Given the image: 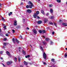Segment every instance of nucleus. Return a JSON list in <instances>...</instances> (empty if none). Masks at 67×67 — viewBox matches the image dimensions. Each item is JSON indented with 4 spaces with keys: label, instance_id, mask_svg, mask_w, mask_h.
Masks as SVG:
<instances>
[{
    "label": "nucleus",
    "instance_id": "nucleus-24",
    "mask_svg": "<svg viewBox=\"0 0 67 67\" xmlns=\"http://www.w3.org/2000/svg\"><path fill=\"white\" fill-rule=\"evenodd\" d=\"M36 14H39V12H38V11H37L36 12Z\"/></svg>",
    "mask_w": 67,
    "mask_h": 67
},
{
    "label": "nucleus",
    "instance_id": "nucleus-22",
    "mask_svg": "<svg viewBox=\"0 0 67 67\" xmlns=\"http://www.w3.org/2000/svg\"><path fill=\"white\" fill-rule=\"evenodd\" d=\"M2 21H5L4 19L2 17Z\"/></svg>",
    "mask_w": 67,
    "mask_h": 67
},
{
    "label": "nucleus",
    "instance_id": "nucleus-58",
    "mask_svg": "<svg viewBox=\"0 0 67 67\" xmlns=\"http://www.w3.org/2000/svg\"><path fill=\"white\" fill-rule=\"evenodd\" d=\"M32 63V64H34V62H33Z\"/></svg>",
    "mask_w": 67,
    "mask_h": 67
},
{
    "label": "nucleus",
    "instance_id": "nucleus-11",
    "mask_svg": "<svg viewBox=\"0 0 67 67\" xmlns=\"http://www.w3.org/2000/svg\"><path fill=\"white\" fill-rule=\"evenodd\" d=\"M24 65H26V66L27 65V63L25 61H24Z\"/></svg>",
    "mask_w": 67,
    "mask_h": 67
},
{
    "label": "nucleus",
    "instance_id": "nucleus-15",
    "mask_svg": "<svg viewBox=\"0 0 67 67\" xmlns=\"http://www.w3.org/2000/svg\"><path fill=\"white\" fill-rule=\"evenodd\" d=\"M50 12L51 13H53V10L52 9H50Z\"/></svg>",
    "mask_w": 67,
    "mask_h": 67
},
{
    "label": "nucleus",
    "instance_id": "nucleus-5",
    "mask_svg": "<svg viewBox=\"0 0 67 67\" xmlns=\"http://www.w3.org/2000/svg\"><path fill=\"white\" fill-rule=\"evenodd\" d=\"M33 31L34 33L35 34H37V31H36L35 29H34Z\"/></svg>",
    "mask_w": 67,
    "mask_h": 67
},
{
    "label": "nucleus",
    "instance_id": "nucleus-60",
    "mask_svg": "<svg viewBox=\"0 0 67 67\" xmlns=\"http://www.w3.org/2000/svg\"><path fill=\"white\" fill-rule=\"evenodd\" d=\"M43 37H45V36H43Z\"/></svg>",
    "mask_w": 67,
    "mask_h": 67
},
{
    "label": "nucleus",
    "instance_id": "nucleus-52",
    "mask_svg": "<svg viewBox=\"0 0 67 67\" xmlns=\"http://www.w3.org/2000/svg\"><path fill=\"white\" fill-rule=\"evenodd\" d=\"M1 5H2V4H0V7H1Z\"/></svg>",
    "mask_w": 67,
    "mask_h": 67
},
{
    "label": "nucleus",
    "instance_id": "nucleus-46",
    "mask_svg": "<svg viewBox=\"0 0 67 67\" xmlns=\"http://www.w3.org/2000/svg\"><path fill=\"white\" fill-rule=\"evenodd\" d=\"M25 58H27V56H25Z\"/></svg>",
    "mask_w": 67,
    "mask_h": 67
},
{
    "label": "nucleus",
    "instance_id": "nucleus-19",
    "mask_svg": "<svg viewBox=\"0 0 67 67\" xmlns=\"http://www.w3.org/2000/svg\"><path fill=\"white\" fill-rule=\"evenodd\" d=\"M18 61L19 62H20V58L19 57H18Z\"/></svg>",
    "mask_w": 67,
    "mask_h": 67
},
{
    "label": "nucleus",
    "instance_id": "nucleus-3",
    "mask_svg": "<svg viewBox=\"0 0 67 67\" xmlns=\"http://www.w3.org/2000/svg\"><path fill=\"white\" fill-rule=\"evenodd\" d=\"M12 63V61H8L7 62V65H10V64L11 63Z\"/></svg>",
    "mask_w": 67,
    "mask_h": 67
},
{
    "label": "nucleus",
    "instance_id": "nucleus-64",
    "mask_svg": "<svg viewBox=\"0 0 67 67\" xmlns=\"http://www.w3.org/2000/svg\"><path fill=\"white\" fill-rule=\"evenodd\" d=\"M38 1H40V0H38Z\"/></svg>",
    "mask_w": 67,
    "mask_h": 67
},
{
    "label": "nucleus",
    "instance_id": "nucleus-38",
    "mask_svg": "<svg viewBox=\"0 0 67 67\" xmlns=\"http://www.w3.org/2000/svg\"><path fill=\"white\" fill-rule=\"evenodd\" d=\"M55 33V32L54 31H53L52 33V34L53 35V34H54Z\"/></svg>",
    "mask_w": 67,
    "mask_h": 67
},
{
    "label": "nucleus",
    "instance_id": "nucleus-37",
    "mask_svg": "<svg viewBox=\"0 0 67 67\" xmlns=\"http://www.w3.org/2000/svg\"><path fill=\"white\" fill-rule=\"evenodd\" d=\"M48 15H49V13H47V14H46V15L47 16H48Z\"/></svg>",
    "mask_w": 67,
    "mask_h": 67
},
{
    "label": "nucleus",
    "instance_id": "nucleus-39",
    "mask_svg": "<svg viewBox=\"0 0 67 67\" xmlns=\"http://www.w3.org/2000/svg\"><path fill=\"white\" fill-rule=\"evenodd\" d=\"M43 44L45 45V42L44 41L43 42Z\"/></svg>",
    "mask_w": 67,
    "mask_h": 67
},
{
    "label": "nucleus",
    "instance_id": "nucleus-48",
    "mask_svg": "<svg viewBox=\"0 0 67 67\" xmlns=\"http://www.w3.org/2000/svg\"><path fill=\"white\" fill-rule=\"evenodd\" d=\"M8 14H9V16H10L11 15V14H10V13H9Z\"/></svg>",
    "mask_w": 67,
    "mask_h": 67
},
{
    "label": "nucleus",
    "instance_id": "nucleus-56",
    "mask_svg": "<svg viewBox=\"0 0 67 67\" xmlns=\"http://www.w3.org/2000/svg\"><path fill=\"white\" fill-rule=\"evenodd\" d=\"M62 20H59V22H61V21H62Z\"/></svg>",
    "mask_w": 67,
    "mask_h": 67
},
{
    "label": "nucleus",
    "instance_id": "nucleus-41",
    "mask_svg": "<svg viewBox=\"0 0 67 67\" xmlns=\"http://www.w3.org/2000/svg\"><path fill=\"white\" fill-rule=\"evenodd\" d=\"M6 36H9V35H8V34H6Z\"/></svg>",
    "mask_w": 67,
    "mask_h": 67
},
{
    "label": "nucleus",
    "instance_id": "nucleus-16",
    "mask_svg": "<svg viewBox=\"0 0 67 67\" xmlns=\"http://www.w3.org/2000/svg\"><path fill=\"white\" fill-rule=\"evenodd\" d=\"M15 40H16V42L18 43H19V40H18L17 39H16Z\"/></svg>",
    "mask_w": 67,
    "mask_h": 67
},
{
    "label": "nucleus",
    "instance_id": "nucleus-18",
    "mask_svg": "<svg viewBox=\"0 0 67 67\" xmlns=\"http://www.w3.org/2000/svg\"><path fill=\"white\" fill-rule=\"evenodd\" d=\"M22 52L24 55H25V52L24 51H23Z\"/></svg>",
    "mask_w": 67,
    "mask_h": 67
},
{
    "label": "nucleus",
    "instance_id": "nucleus-29",
    "mask_svg": "<svg viewBox=\"0 0 67 67\" xmlns=\"http://www.w3.org/2000/svg\"><path fill=\"white\" fill-rule=\"evenodd\" d=\"M7 43H4V46H5L6 45H7Z\"/></svg>",
    "mask_w": 67,
    "mask_h": 67
},
{
    "label": "nucleus",
    "instance_id": "nucleus-34",
    "mask_svg": "<svg viewBox=\"0 0 67 67\" xmlns=\"http://www.w3.org/2000/svg\"><path fill=\"white\" fill-rule=\"evenodd\" d=\"M20 37H21V39H22L23 38H22V36H21V35L20 36Z\"/></svg>",
    "mask_w": 67,
    "mask_h": 67
},
{
    "label": "nucleus",
    "instance_id": "nucleus-25",
    "mask_svg": "<svg viewBox=\"0 0 67 67\" xmlns=\"http://www.w3.org/2000/svg\"><path fill=\"white\" fill-rule=\"evenodd\" d=\"M49 24H52H52H53V23L52 22H50L49 23Z\"/></svg>",
    "mask_w": 67,
    "mask_h": 67
},
{
    "label": "nucleus",
    "instance_id": "nucleus-13",
    "mask_svg": "<svg viewBox=\"0 0 67 67\" xmlns=\"http://www.w3.org/2000/svg\"><path fill=\"white\" fill-rule=\"evenodd\" d=\"M40 48L42 51H43V49L41 46H40Z\"/></svg>",
    "mask_w": 67,
    "mask_h": 67
},
{
    "label": "nucleus",
    "instance_id": "nucleus-21",
    "mask_svg": "<svg viewBox=\"0 0 67 67\" xmlns=\"http://www.w3.org/2000/svg\"><path fill=\"white\" fill-rule=\"evenodd\" d=\"M39 32L40 33H42V31L41 30H39Z\"/></svg>",
    "mask_w": 67,
    "mask_h": 67
},
{
    "label": "nucleus",
    "instance_id": "nucleus-1",
    "mask_svg": "<svg viewBox=\"0 0 67 67\" xmlns=\"http://www.w3.org/2000/svg\"><path fill=\"white\" fill-rule=\"evenodd\" d=\"M29 2L31 5H27L26 6V8H30L32 9V7H33V4H32V2H31V1H30Z\"/></svg>",
    "mask_w": 67,
    "mask_h": 67
},
{
    "label": "nucleus",
    "instance_id": "nucleus-26",
    "mask_svg": "<svg viewBox=\"0 0 67 67\" xmlns=\"http://www.w3.org/2000/svg\"><path fill=\"white\" fill-rule=\"evenodd\" d=\"M14 59H15V61L16 62V60H17V58H15Z\"/></svg>",
    "mask_w": 67,
    "mask_h": 67
},
{
    "label": "nucleus",
    "instance_id": "nucleus-51",
    "mask_svg": "<svg viewBox=\"0 0 67 67\" xmlns=\"http://www.w3.org/2000/svg\"><path fill=\"white\" fill-rule=\"evenodd\" d=\"M27 30H29V27H27Z\"/></svg>",
    "mask_w": 67,
    "mask_h": 67
},
{
    "label": "nucleus",
    "instance_id": "nucleus-63",
    "mask_svg": "<svg viewBox=\"0 0 67 67\" xmlns=\"http://www.w3.org/2000/svg\"><path fill=\"white\" fill-rule=\"evenodd\" d=\"M44 23H46V21H44Z\"/></svg>",
    "mask_w": 67,
    "mask_h": 67
},
{
    "label": "nucleus",
    "instance_id": "nucleus-33",
    "mask_svg": "<svg viewBox=\"0 0 67 67\" xmlns=\"http://www.w3.org/2000/svg\"><path fill=\"white\" fill-rule=\"evenodd\" d=\"M42 32H43V33H45V32H46V31H45V30H43Z\"/></svg>",
    "mask_w": 67,
    "mask_h": 67
},
{
    "label": "nucleus",
    "instance_id": "nucleus-4",
    "mask_svg": "<svg viewBox=\"0 0 67 67\" xmlns=\"http://www.w3.org/2000/svg\"><path fill=\"white\" fill-rule=\"evenodd\" d=\"M37 15V14L35 13L34 14L33 16L35 18H36V17Z\"/></svg>",
    "mask_w": 67,
    "mask_h": 67
},
{
    "label": "nucleus",
    "instance_id": "nucleus-57",
    "mask_svg": "<svg viewBox=\"0 0 67 67\" xmlns=\"http://www.w3.org/2000/svg\"><path fill=\"white\" fill-rule=\"evenodd\" d=\"M23 21H24V19H23Z\"/></svg>",
    "mask_w": 67,
    "mask_h": 67
},
{
    "label": "nucleus",
    "instance_id": "nucleus-59",
    "mask_svg": "<svg viewBox=\"0 0 67 67\" xmlns=\"http://www.w3.org/2000/svg\"><path fill=\"white\" fill-rule=\"evenodd\" d=\"M65 50H67V48H65Z\"/></svg>",
    "mask_w": 67,
    "mask_h": 67
},
{
    "label": "nucleus",
    "instance_id": "nucleus-44",
    "mask_svg": "<svg viewBox=\"0 0 67 67\" xmlns=\"http://www.w3.org/2000/svg\"><path fill=\"white\" fill-rule=\"evenodd\" d=\"M29 64H30V65H32V63H29Z\"/></svg>",
    "mask_w": 67,
    "mask_h": 67
},
{
    "label": "nucleus",
    "instance_id": "nucleus-27",
    "mask_svg": "<svg viewBox=\"0 0 67 67\" xmlns=\"http://www.w3.org/2000/svg\"><path fill=\"white\" fill-rule=\"evenodd\" d=\"M14 40H15L14 38H13V39L12 41H13L14 43H15V41H14Z\"/></svg>",
    "mask_w": 67,
    "mask_h": 67
},
{
    "label": "nucleus",
    "instance_id": "nucleus-17",
    "mask_svg": "<svg viewBox=\"0 0 67 67\" xmlns=\"http://www.w3.org/2000/svg\"><path fill=\"white\" fill-rule=\"evenodd\" d=\"M57 1L59 3H60L61 2L60 0H57Z\"/></svg>",
    "mask_w": 67,
    "mask_h": 67
},
{
    "label": "nucleus",
    "instance_id": "nucleus-62",
    "mask_svg": "<svg viewBox=\"0 0 67 67\" xmlns=\"http://www.w3.org/2000/svg\"><path fill=\"white\" fill-rule=\"evenodd\" d=\"M3 48H4V46H3Z\"/></svg>",
    "mask_w": 67,
    "mask_h": 67
},
{
    "label": "nucleus",
    "instance_id": "nucleus-36",
    "mask_svg": "<svg viewBox=\"0 0 67 67\" xmlns=\"http://www.w3.org/2000/svg\"><path fill=\"white\" fill-rule=\"evenodd\" d=\"M30 57V55H27V57L28 58H29V57Z\"/></svg>",
    "mask_w": 67,
    "mask_h": 67
},
{
    "label": "nucleus",
    "instance_id": "nucleus-2",
    "mask_svg": "<svg viewBox=\"0 0 67 67\" xmlns=\"http://www.w3.org/2000/svg\"><path fill=\"white\" fill-rule=\"evenodd\" d=\"M43 56L44 59H46V57H47V56H46L45 53L44 52L43 53Z\"/></svg>",
    "mask_w": 67,
    "mask_h": 67
},
{
    "label": "nucleus",
    "instance_id": "nucleus-9",
    "mask_svg": "<svg viewBox=\"0 0 67 67\" xmlns=\"http://www.w3.org/2000/svg\"><path fill=\"white\" fill-rule=\"evenodd\" d=\"M42 23V21H41V20L38 21V24H41V23Z\"/></svg>",
    "mask_w": 67,
    "mask_h": 67
},
{
    "label": "nucleus",
    "instance_id": "nucleus-6",
    "mask_svg": "<svg viewBox=\"0 0 67 67\" xmlns=\"http://www.w3.org/2000/svg\"><path fill=\"white\" fill-rule=\"evenodd\" d=\"M26 11L28 12V13H31V12H32L31 10L29 9L27 10Z\"/></svg>",
    "mask_w": 67,
    "mask_h": 67
},
{
    "label": "nucleus",
    "instance_id": "nucleus-14",
    "mask_svg": "<svg viewBox=\"0 0 67 67\" xmlns=\"http://www.w3.org/2000/svg\"><path fill=\"white\" fill-rule=\"evenodd\" d=\"M41 12L43 14H45V13H44V11L43 10H41Z\"/></svg>",
    "mask_w": 67,
    "mask_h": 67
},
{
    "label": "nucleus",
    "instance_id": "nucleus-54",
    "mask_svg": "<svg viewBox=\"0 0 67 67\" xmlns=\"http://www.w3.org/2000/svg\"><path fill=\"white\" fill-rule=\"evenodd\" d=\"M1 59L2 60V59H3V58H2V57H1Z\"/></svg>",
    "mask_w": 67,
    "mask_h": 67
},
{
    "label": "nucleus",
    "instance_id": "nucleus-12",
    "mask_svg": "<svg viewBox=\"0 0 67 67\" xmlns=\"http://www.w3.org/2000/svg\"><path fill=\"white\" fill-rule=\"evenodd\" d=\"M46 40L47 41H48L50 40V39L48 38H46Z\"/></svg>",
    "mask_w": 67,
    "mask_h": 67
},
{
    "label": "nucleus",
    "instance_id": "nucleus-10",
    "mask_svg": "<svg viewBox=\"0 0 67 67\" xmlns=\"http://www.w3.org/2000/svg\"><path fill=\"white\" fill-rule=\"evenodd\" d=\"M6 53H7V54H8V55H9V56H10V53L9 52L7 51L6 52Z\"/></svg>",
    "mask_w": 67,
    "mask_h": 67
},
{
    "label": "nucleus",
    "instance_id": "nucleus-40",
    "mask_svg": "<svg viewBox=\"0 0 67 67\" xmlns=\"http://www.w3.org/2000/svg\"><path fill=\"white\" fill-rule=\"evenodd\" d=\"M65 57H67V54H65Z\"/></svg>",
    "mask_w": 67,
    "mask_h": 67
},
{
    "label": "nucleus",
    "instance_id": "nucleus-50",
    "mask_svg": "<svg viewBox=\"0 0 67 67\" xmlns=\"http://www.w3.org/2000/svg\"><path fill=\"white\" fill-rule=\"evenodd\" d=\"M10 13L11 14H12V12H10Z\"/></svg>",
    "mask_w": 67,
    "mask_h": 67
},
{
    "label": "nucleus",
    "instance_id": "nucleus-8",
    "mask_svg": "<svg viewBox=\"0 0 67 67\" xmlns=\"http://www.w3.org/2000/svg\"><path fill=\"white\" fill-rule=\"evenodd\" d=\"M63 25H64V26H67V23H64L62 24Z\"/></svg>",
    "mask_w": 67,
    "mask_h": 67
},
{
    "label": "nucleus",
    "instance_id": "nucleus-55",
    "mask_svg": "<svg viewBox=\"0 0 67 67\" xmlns=\"http://www.w3.org/2000/svg\"><path fill=\"white\" fill-rule=\"evenodd\" d=\"M20 4H23V3H21Z\"/></svg>",
    "mask_w": 67,
    "mask_h": 67
},
{
    "label": "nucleus",
    "instance_id": "nucleus-47",
    "mask_svg": "<svg viewBox=\"0 0 67 67\" xmlns=\"http://www.w3.org/2000/svg\"><path fill=\"white\" fill-rule=\"evenodd\" d=\"M21 49V47H19V49Z\"/></svg>",
    "mask_w": 67,
    "mask_h": 67
},
{
    "label": "nucleus",
    "instance_id": "nucleus-43",
    "mask_svg": "<svg viewBox=\"0 0 67 67\" xmlns=\"http://www.w3.org/2000/svg\"><path fill=\"white\" fill-rule=\"evenodd\" d=\"M54 59H52V62H54Z\"/></svg>",
    "mask_w": 67,
    "mask_h": 67
},
{
    "label": "nucleus",
    "instance_id": "nucleus-7",
    "mask_svg": "<svg viewBox=\"0 0 67 67\" xmlns=\"http://www.w3.org/2000/svg\"><path fill=\"white\" fill-rule=\"evenodd\" d=\"M16 22H17V21H16V20H15L14 21V25H17V23H16Z\"/></svg>",
    "mask_w": 67,
    "mask_h": 67
},
{
    "label": "nucleus",
    "instance_id": "nucleus-31",
    "mask_svg": "<svg viewBox=\"0 0 67 67\" xmlns=\"http://www.w3.org/2000/svg\"><path fill=\"white\" fill-rule=\"evenodd\" d=\"M3 51H1L0 52V54H2V53H3Z\"/></svg>",
    "mask_w": 67,
    "mask_h": 67
},
{
    "label": "nucleus",
    "instance_id": "nucleus-42",
    "mask_svg": "<svg viewBox=\"0 0 67 67\" xmlns=\"http://www.w3.org/2000/svg\"><path fill=\"white\" fill-rule=\"evenodd\" d=\"M4 28L5 29H6V26H5L4 27Z\"/></svg>",
    "mask_w": 67,
    "mask_h": 67
},
{
    "label": "nucleus",
    "instance_id": "nucleus-45",
    "mask_svg": "<svg viewBox=\"0 0 67 67\" xmlns=\"http://www.w3.org/2000/svg\"><path fill=\"white\" fill-rule=\"evenodd\" d=\"M37 19H40V17H39V16H37Z\"/></svg>",
    "mask_w": 67,
    "mask_h": 67
},
{
    "label": "nucleus",
    "instance_id": "nucleus-20",
    "mask_svg": "<svg viewBox=\"0 0 67 67\" xmlns=\"http://www.w3.org/2000/svg\"><path fill=\"white\" fill-rule=\"evenodd\" d=\"M54 18V17L53 16H52L50 17V18L51 19H53V18Z\"/></svg>",
    "mask_w": 67,
    "mask_h": 67
},
{
    "label": "nucleus",
    "instance_id": "nucleus-49",
    "mask_svg": "<svg viewBox=\"0 0 67 67\" xmlns=\"http://www.w3.org/2000/svg\"><path fill=\"white\" fill-rule=\"evenodd\" d=\"M43 64H44V65H45L46 64V63L45 62H44L43 63Z\"/></svg>",
    "mask_w": 67,
    "mask_h": 67
},
{
    "label": "nucleus",
    "instance_id": "nucleus-53",
    "mask_svg": "<svg viewBox=\"0 0 67 67\" xmlns=\"http://www.w3.org/2000/svg\"><path fill=\"white\" fill-rule=\"evenodd\" d=\"M51 44H52V43H53V42H51Z\"/></svg>",
    "mask_w": 67,
    "mask_h": 67
},
{
    "label": "nucleus",
    "instance_id": "nucleus-35",
    "mask_svg": "<svg viewBox=\"0 0 67 67\" xmlns=\"http://www.w3.org/2000/svg\"><path fill=\"white\" fill-rule=\"evenodd\" d=\"M2 65L4 67H5V65L3 63H2Z\"/></svg>",
    "mask_w": 67,
    "mask_h": 67
},
{
    "label": "nucleus",
    "instance_id": "nucleus-23",
    "mask_svg": "<svg viewBox=\"0 0 67 67\" xmlns=\"http://www.w3.org/2000/svg\"><path fill=\"white\" fill-rule=\"evenodd\" d=\"M49 7H53V5L52 4H50V5H49Z\"/></svg>",
    "mask_w": 67,
    "mask_h": 67
},
{
    "label": "nucleus",
    "instance_id": "nucleus-61",
    "mask_svg": "<svg viewBox=\"0 0 67 67\" xmlns=\"http://www.w3.org/2000/svg\"><path fill=\"white\" fill-rule=\"evenodd\" d=\"M0 32H1V29H0Z\"/></svg>",
    "mask_w": 67,
    "mask_h": 67
},
{
    "label": "nucleus",
    "instance_id": "nucleus-28",
    "mask_svg": "<svg viewBox=\"0 0 67 67\" xmlns=\"http://www.w3.org/2000/svg\"><path fill=\"white\" fill-rule=\"evenodd\" d=\"M7 40V38H4V40H3V41H5Z\"/></svg>",
    "mask_w": 67,
    "mask_h": 67
},
{
    "label": "nucleus",
    "instance_id": "nucleus-30",
    "mask_svg": "<svg viewBox=\"0 0 67 67\" xmlns=\"http://www.w3.org/2000/svg\"><path fill=\"white\" fill-rule=\"evenodd\" d=\"M12 31L13 33H14V32H15V31L13 29L12 30Z\"/></svg>",
    "mask_w": 67,
    "mask_h": 67
},
{
    "label": "nucleus",
    "instance_id": "nucleus-32",
    "mask_svg": "<svg viewBox=\"0 0 67 67\" xmlns=\"http://www.w3.org/2000/svg\"><path fill=\"white\" fill-rule=\"evenodd\" d=\"M54 25L56 26V27H57V24L55 23H54Z\"/></svg>",
    "mask_w": 67,
    "mask_h": 67
}]
</instances>
